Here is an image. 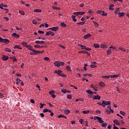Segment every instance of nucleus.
Here are the masks:
<instances>
[{
  "label": "nucleus",
  "instance_id": "nucleus-1",
  "mask_svg": "<svg viewBox=\"0 0 129 129\" xmlns=\"http://www.w3.org/2000/svg\"><path fill=\"white\" fill-rule=\"evenodd\" d=\"M54 65L59 68L60 66H64V65H65V63L62 61H56L54 62Z\"/></svg>",
  "mask_w": 129,
  "mask_h": 129
},
{
  "label": "nucleus",
  "instance_id": "nucleus-2",
  "mask_svg": "<svg viewBox=\"0 0 129 129\" xmlns=\"http://www.w3.org/2000/svg\"><path fill=\"white\" fill-rule=\"evenodd\" d=\"M102 103H103V107H105L106 105H110V101H106L102 100Z\"/></svg>",
  "mask_w": 129,
  "mask_h": 129
},
{
  "label": "nucleus",
  "instance_id": "nucleus-3",
  "mask_svg": "<svg viewBox=\"0 0 129 129\" xmlns=\"http://www.w3.org/2000/svg\"><path fill=\"white\" fill-rule=\"evenodd\" d=\"M62 71L61 70H58L57 74L59 76H62V77H66V75H63L62 73Z\"/></svg>",
  "mask_w": 129,
  "mask_h": 129
},
{
  "label": "nucleus",
  "instance_id": "nucleus-4",
  "mask_svg": "<svg viewBox=\"0 0 129 129\" xmlns=\"http://www.w3.org/2000/svg\"><path fill=\"white\" fill-rule=\"evenodd\" d=\"M33 51H34V53H35V54H34V55H38L39 54H43V53H44V52H45V51H44V50H42V51L33 50Z\"/></svg>",
  "mask_w": 129,
  "mask_h": 129
},
{
  "label": "nucleus",
  "instance_id": "nucleus-5",
  "mask_svg": "<svg viewBox=\"0 0 129 129\" xmlns=\"http://www.w3.org/2000/svg\"><path fill=\"white\" fill-rule=\"evenodd\" d=\"M85 14V12H74V15L75 16H78L79 15H81V16H83Z\"/></svg>",
  "mask_w": 129,
  "mask_h": 129
},
{
  "label": "nucleus",
  "instance_id": "nucleus-6",
  "mask_svg": "<svg viewBox=\"0 0 129 129\" xmlns=\"http://www.w3.org/2000/svg\"><path fill=\"white\" fill-rule=\"evenodd\" d=\"M35 44H40V45H43L44 43H45V41H40V40H37L35 41Z\"/></svg>",
  "mask_w": 129,
  "mask_h": 129
},
{
  "label": "nucleus",
  "instance_id": "nucleus-7",
  "mask_svg": "<svg viewBox=\"0 0 129 129\" xmlns=\"http://www.w3.org/2000/svg\"><path fill=\"white\" fill-rule=\"evenodd\" d=\"M2 59L3 61H7V60H9V56L7 55H3Z\"/></svg>",
  "mask_w": 129,
  "mask_h": 129
},
{
  "label": "nucleus",
  "instance_id": "nucleus-8",
  "mask_svg": "<svg viewBox=\"0 0 129 129\" xmlns=\"http://www.w3.org/2000/svg\"><path fill=\"white\" fill-rule=\"evenodd\" d=\"M61 92H62V93H67V92L68 93H70V91L68 90H67V89H62Z\"/></svg>",
  "mask_w": 129,
  "mask_h": 129
},
{
  "label": "nucleus",
  "instance_id": "nucleus-9",
  "mask_svg": "<svg viewBox=\"0 0 129 129\" xmlns=\"http://www.w3.org/2000/svg\"><path fill=\"white\" fill-rule=\"evenodd\" d=\"M59 30L58 27H51V31H53L54 32H56V31H58Z\"/></svg>",
  "mask_w": 129,
  "mask_h": 129
},
{
  "label": "nucleus",
  "instance_id": "nucleus-10",
  "mask_svg": "<svg viewBox=\"0 0 129 129\" xmlns=\"http://www.w3.org/2000/svg\"><path fill=\"white\" fill-rule=\"evenodd\" d=\"M124 15H125V13L123 12H119L118 13V16L119 17H124Z\"/></svg>",
  "mask_w": 129,
  "mask_h": 129
},
{
  "label": "nucleus",
  "instance_id": "nucleus-11",
  "mask_svg": "<svg viewBox=\"0 0 129 129\" xmlns=\"http://www.w3.org/2000/svg\"><path fill=\"white\" fill-rule=\"evenodd\" d=\"M86 92H87V93H88V94H90L91 95H92L93 94V93H94V92H92V91H91V90H87Z\"/></svg>",
  "mask_w": 129,
  "mask_h": 129
},
{
  "label": "nucleus",
  "instance_id": "nucleus-12",
  "mask_svg": "<svg viewBox=\"0 0 129 129\" xmlns=\"http://www.w3.org/2000/svg\"><path fill=\"white\" fill-rule=\"evenodd\" d=\"M113 121L114 123H115V124H116V125H120V123H119V122H118V120L115 119Z\"/></svg>",
  "mask_w": 129,
  "mask_h": 129
},
{
  "label": "nucleus",
  "instance_id": "nucleus-13",
  "mask_svg": "<svg viewBox=\"0 0 129 129\" xmlns=\"http://www.w3.org/2000/svg\"><path fill=\"white\" fill-rule=\"evenodd\" d=\"M22 45L23 46H24V47H26V48H27L28 47V42H25V41H23L22 43H21Z\"/></svg>",
  "mask_w": 129,
  "mask_h": 129
},
{
  "label": "nucleus",
  "instance_id": "nucleus-14",
  "mask_svg": "<svg viewBox=\"0 0 129 129\" xmlns=\"http://www.w3.org/2000/svg\"><path fill=\"white\" fill-rule=\"evenodd\" d=\"M114 7V5L113 4H110L109 7V10L110 11H113L114 10V8H112Z\"/></svg>",
  "mask_w": 129,
  "mask_h": 129
},
{
  "label": "nucleus",
  "instance_id": "nucleus-15",
  "mask_svg": "<svg viewBox=\"0 0 129 129\" xmlns=\"http://www.w3.org/2000/svg\"><path fill=\"white\" fill-rule=\"evenodd\" d=\"M91 87L92 88H93L94 89L95 91H98V89L97 88V87L94 86V85H93V84L91 85Z\"/></svg>",
  "mask_w": 129,
  "mask_h": 129
},
{
  "label": "nucleus",
  "instance_id": "nucleus-16",
  "mask_svg": "<svg viewBox=\"0 0 129 129\" xmlns=\"http://www.w3.org/2000/svg\"><path fill=\"white\" fill-rule=\"evenodd\" d=\"M99 85L101 87H104L105 86V83L103 82H99Z\"/></svg>",
  "mask_w": 129,
  "mask_h": 129
},
{
  "label": "nucleus",
  "instance_id": "nucleus-17",
  "mask_svg": "<svg viewBox=\"0 0 129 129\" xmlns=\"http://www.w3.org/2000/svg\"><path fill=\"white\" fill-rule=\"evenodd\" d=\"M90 37H91V35H90V34L88 33L84 36V39H88V38H90Z\"/></svg>",
  "mask_w": 129,
  "mask_h": 129
},
{
  "label": "nucleus",
  "instance_id": "nucleus-18",
  "mask_svg": "<svg viewBox=\"0 0 129 129\" xmlns=\"http://www.w3.org/2000/svg\"><path fill=\"white\" fill-rule=\"evenodd\" d=\"M101 97L99 95L95 96L93 97V99H98V100H100Z\"/></svg>",
  "mask_w": 129,
  "mask_h": 129
},
{
  "label": "nucleus",
  "instance_id": "nucleus-19",
  "mask_svg": "<svg viewBox=\"0 0 129 129\" xmlns=\"http://www.w3.org/2000/svg\"><path fill=\"white\" fill-rule=\"evenodd\" d=\"M111 78H115L119 77V75L117 74V75H110Z\"/></svg>",
  "mask_w": 129,
  "mask_h": 129
},
{
  "label": "nucleus",
  "instance_id": "nucleus-20",
  "mask_svg": "<svg viewBox=\"0 0 129 129\" xmlns=\"http://www.w3.org/2000/svg\"><path fill=\"white\" fill-rule=\"evenodd\" d=\"M98 120L100 123H103V122H104V121H103L102 120V118L100 117H99V119H98Z\"/></svg>",
  "mask_w": 129,
  "mask_h": 129
},
{
  "label": "nucleus",
  "instance_id": "nucleus-21",
  "mask_svg": "<svg viewBox=\"0 0 129 129\" xmlns=\"http://www.w3.org/2000/svg\"><path fill=\"white\" fill-rule=\"evenodd\" d=\"M102 78L105 79H109L110 78V75L102 76Z\"/></svg>",
  "mask_w": 129,
  "mask_h": 129
},
{
  "label": "nucleus",
  "instance_id": "nucleus-22",
  "mask_svg": "<svg viewBox=\"0 0 129 129\" xmlns=\"http://www.w3.org/2000/svg\"><path fill=\"white\" fill-rule=\"evenodd\" d=\"M12 36L15 37V38H20V35H19V34H17L16 33H13Z\"/></svg>",
  "mask_w": 129,
  "mask_h": 129
},
{
  "label": "nucleus",
  "instance_id": "nucleus-23",
  "mask_svg": "<svg viewBox=\"0 0 129 129\" xmlns=\"http://www.w3.org/2000/svg\"><path fill=\"white\" fill-rule=\"evenodd\" d=\"M90 112V111L89 110H87L86 111L84 110L82 111V113L84 114H87V113H89Z\"/></svg>",
  "mask_w": 129,
  "mask_h": 129
},
{
  "label": "nucleus",
  "instance_id": "nucleus-24",
  "mask_svg": "<svg viewBox=\"0 0 129 129\" xmlns=\"http://www.w3.org/2000/svg\"><path fill=\"white\" fill-rule=\"evenodd\" d=\"M34 12V13H42V10L40 9H35Z\"/></svg>",
  "mask_w": 129,
  "mask_h": 129
},
{
  "label": "nucleus",
  "instance_id": "nucleus-25",
  "mask_svg": "<svg viewBox=\"0 0 129 129\" xmlns=\"http://www.w3.org/2000/svg\"><path fill=\"white\" fill-rule=\"evenodd\" d=\"M3 43H5V44H9V43H10V40L8 39H4Z\"/></svg>",
  "mask_w": 129,
  "mask_h": 129
},
{
  "label": "nucleus",
  "instance_id": "nucleus-26",
  "mask_svg": "<svg viewBox=\"0 0 129 129\" xmlns=\"http://www.w3.org/2000/svg\"><path fill=\"white\" fill-rule=\"evenodd\" d=\"M72 18L73 19V20L74 22H77V19H76L75 18H76V16L75 15H72Z\"/></svg>",
  "mask_w": 129,
  "mask_h": 129
},
{
  "label": "nucleus",
  "instance_id": "nucleus-27",
  "mask_svg": "<svg viewBox=\"0 0 129 129\" xmlns=\"http://www.w3.org/2000/svg\"><path fill=\"white\" fill-rule=\"evenodd\" d=\"M27 48L28 49V50H30V51H33V52H34V51H36V50L33 49V48L32 47V46H28Z\"/></svg>",
  "mask_w": 129,
  "mask_h": 129
},
{
  "label": "nucleus",
  "instance_id": "nucleus-28",
  "mask_svg": "<svg viewBox=\"0 0 129 129\" xmlns=\"http://www.w3.org/2000/svg\"><path fill=\"white\" fill-rule=\"evenodd\" d=\"M101 15V16H103L104 17H105V16H107V13H105V11H102Z\"/></svg>",
  "mask_w": 129,
  "mask_h": 129
},
{
  "label": "nucleus",
  "instance_id": "nucleus-29",
  "mask_svg": "<svg viewBox=\"0 0 129 129\" xmlns=\"http://www.w3.org/2000/svg\"><path fill=\"white\" fill-rule=\"evenodd\" d=\"M110 54H111V49H108L107 50V55H110Z\"/></svg>",
  "mask_w": 129,
  "mask_h": 129
},
{
  "label": "nucleus",
  "instance_id": "nucleus-30",
  "mask_svg": "<svg viewBox=\"0 0 129 129\" xmlns=\"http://www.w3.org/2000/svg\"><path fill=\"white\" fill-rule=\"evenodd\" d=\"M14 49H20V50H22V48H21V46L20 45L14 46Z\"/></svg>",
  "mask_w": 129,
  "mask_h": 129
},
{
  "label": "nucleus",
  "instance_id": "nucleus-31",
  "mask_svg": "<svg viewBox=\"0 0 129 129\" xmlns=\"http://www.w3.org/2000/svg\"><path fill=\"white\" fill-rule=\"evenodd\" d=\"M79 47H82V49H86V46L84 45H82L81 44H78Z\"/></svg>",
  "mask_w": 129,
  "mask_h": 129
},
{
  "label": "nucleus",
  "instance_id": "nucleus-32",
  "mask_svg": "<svg viewBox=\"0 0 129 129\" xmlns=\"http://www.w3.org/2000/svg\"><path fill=\"white\" fill-rule=\"evenodd\" d=\"M64 113H66V114H69V113H70V110H69V109H67L64 111Z\"/></svg>",
  "mask_w": 129,
  "mask_h": 129
},
{
  "label": "nucleus",
  "instance_id": "nucleus-33",
  "mask_svg": "<svg viewBox=\"0 0 129 129\" xmlns=\"http://www.w3.org/2000/svg\"><path fill=\"white\" fill-rule=\"evenodd\" d=\"M119 50H120V51H122V52H125V48H123V47H120L119 48Z\"/></svg>",
  "mask_w": 129,
  "mask_h": 129
},
{
  "label": "nucleus",
  "instance_id": "nucleus-34",
  "mask_svg": "<svg viewBox=\"0 0 129 129\" xmlns=\"http://www.w3.org/2000/svg\"><path fill=\"white\" fill-rule=\"evenodd\" d=\"M61 27H62V28H66V24H64V22H62L60 24Z\"/></svg>",
  "mask_w": 129,
  "mask_h": 129
},
{
  "label": "nucleus",
  "instance_id": "nucleus-35",
  "mask_svg": "<svg viewBox=\"0 0 129 129\" xmlns=\"http://www.w3.org/2000/svg\"><path fill=\"white\" fill-rule=\"evenodd\" d=\"M5 51L6 52H12V50H11L9 47H6L5 49Z\"/></svg>",
  "mask_w": 129,
  "mask_h": 129
},
{
  "label": "nucleus",
  "instance_id": "nucleus-36",
  "mask_svg": "<svg viewBox=\"0 0 129 129\" xmlns=\"http://www.w3.org/2000/svg\"><path fill=\"white\" fill-rule=\"evenodd\" d=\"M61 117H63L64 118H67V117H66L63 115L60 114L58 116V118H61Z\"/></svg>",
  "mask_w": 129,
  "mask_h": 129
},
{
  "label": "nucleus",
  "instance_id": "nucleus-37",
  "mask_svg": "<svg viewBox=\"0 0 129 129\" xmlns=\"http://www.w3.org/2000/svg\"><path fill=\"white\" fill-rule=\"evenodd\" d=\"M67 98H68V99H72V95H71V94L68 95Z\"/></svg>",
  "mask_w": 129,
  "mask_h": 129
},
{
  "label": "nucleus",
  "instance_id": "nucleus-38",
  "mask_svg": "<svg viewBox=\"0 0 129 129\" xmlns=\"http://www.w3.org/2000/svg\"><path fill=\"white\" fill-rule=\"evenodd\" d=\"M101 126H102V127H106V126H107V123H103L101 124Z\"/></svg>",
  "mask_w": 129,
  "mask_h": 129
},
{
  "label": "nucleus",
  "instance_id": "nucleus-39",
  "mask_svg": "<svg viewBox=\"0 0 129 129\" xmlns=\"http://www.w3.org/2000/svg\"><path fill=\"white\" fill-rule=\"evenodd\" d=\"M84 24H85V21L80 22L78 23L77 24L83 25H84Z\"/></svg>",
  "mask_w": 129,
  "mask_h": 129
},
{
  "label": "nucleus",
  "instance_id": "nucleus-40",
  "mask_svg": "<svg viewBox=\"0 0 129 129\" xmlns=\"http://www.w3.org/2000/svg\"><path fill=\"white\" fill-rule=\"evenodd\" d=\"M93 23L95 26V27H98V26H99V25L98 24V23H97V22H96L95 21H93Z\"/></svg>",
  "mask_w": 129,
  "mask_h": 129
},
{
  "label": "nucleus",
  "instance_id": "nucleus-41",
  "mask_svg": "<svg viewBox=\"0 0 129 129\" xmlns=\"http://www.w3.org/2000/svg\"><path fill=\"white\" fill-rule=\"evenodd\" d=\"M16 29L17 30V31H23V29L21 27H18V26H16Z\"/></svg>",
  "mask_w": 129,
  "mask_h": 129
},
{
  "label": "nucleus",
  "instance_id": "nucleus-42",
  "mask_svg": "<svg viewBox=\"0 0 129 129\" xmlns=\"http://www.w3.org/2000/svg\"><path fill=\"white\" fill-rule=\"evenodd\" d=\"M49 35L52 36V37H54V36H55V33L51 31H49Z\"/></svg>",
  "mask_w": 129,
  "mask_h": 129
},
{
  "label": "nucleus",
  "instance_id": "nucleus-43",
  "mask_svg": "<svg viewBox=\"0 0 129 129\" xmlns=\"http://www.w3.org/2000/svg\"><path fill=\"white\" fill-rule=\"evenodd\" d=\"M101 48L102 49H105V48H106V45H105V44H102L101 45Z\"/></svg>",
  "mask_w": 129,
  "mask_h": 129
},
{
  "label": "nucleus",
  "instance_id": "nucleus-44",
  "mask_svg": "<svg viewBox=\"0 0 129 129\" xmlns=\"http://www.w3.org/2000/svg\"><path fill=\"white\" fill-rule=\"evenodd\" d=\"M94 48H99V45L97 43L94 44Z\"/></svg>",
  "mask_w": 129,
  "mask_h": 129
},
{
  "label": "nucleus",
  "instance_id": "nucleus-45",
  "mask_svg": "<svg viewBox=\"0 0 129 129\" xmlns=\"http://www.w3.org/2000/svg\"><path fill=\"white\" fill-rule=\"evenodd\" d=\"M19 13L20 15H22V16H25V12L20 10Z\"/></svg>",
  "mask_w": 129,
  "mask_h": 129
},
{
  "label": "nucleus",
  "instance_id": "nucleus-46",
  "mask_svg": "<svg viewBox=\"0 0 129 129\" xmlns=\"http://www.w3.org/2000/svg\"><path fill=\"white\" fill-rule=\"evenodd\" d=\"M66 69H67V70H68V71H71V67H70V66H68L66 67Z\"/></svg>",
  "mask_w": 129,
  "mask_h": 129
},
{
  "label": "nucleus",
  "instance_id": "nucleus-47",
  "mask_svg": "<svg viewBox=\"0 0 129 129\" xmlns=\"http://www.w3.org/2000/svg\"><path fill=\"white\" fill-rule=\"evenodd\" d=\"M119 113H120V114H121L122 115H123V116H124L125 114V113L124 111H121V110H120L119 111Z\"/></svg>",
  "mask_w": 129,
  "mask_h": 129
},
{
  "label": "nucleus",
  "instance_id": "nucleus-48",
  "mask_svg": "<svg viewBox=\"0 0 129 129\" xmlns=\"http://www.w3.org/2000/svg\"><path fill=\"white\" fill-rule=\"evenodd\" d=\"M52 9H53V10H60V8H58L56 6H52Z\"/></svg>",
  "mask_w": 129,
  "mask_h": 129
},
{
  "label": "nucleus",
  "instance_id": "nucleus-49",
  "mask_svg": "<svg viewBox=\"0 0 129 129\" xmlns=\"http://www.w3.org/2000/svg\"><path fill=\"white\" fill-rule=\"evenodd\" d=\"M54 93H55V91H54L53 90H51V91L49 92V94L50 95H52V94H54Z\"/></svg>",
  "mask_w": 129,
  "mask_h": 129
},
{
  "label": "nucleus",
  "instance_id": "nucleus-50",
  "mask_svg": "<svg viewBox=\"0 0 129 129\" xmlns=\"http://www.w3.org/2000/svg\"><path fill=\"white\" fill-rule=\"evenodd\" d=\"M79 53H82V54H87V51H80Z\"/></svg>",
  "mask_w": 129,
  "mask_h": 129
},
{
  "label": "nucleus",
  "instance_id": "nucleus-51",
  "mask_svg": "<svg viewBox=\"0 0 129 129\" xmlns=\"http://www.w3.org/2000/svg\"><path fill=\"white\" fill-rule=\"evenodd\" d=\"M97 104H98V105H101V106H102L103 107V104L102 103L97 102Z\"/></svg>",
  "mask_w": 129,
  "mask_h": 129
},
{
  "label": "nucleus",
  "instance_id": "nucleus-52",
  "mask_svg": "<svg viewBox=\"0 0 129 129\" xmlns=\"http://www.w3.org/2000/svg\"><path fill=\"white\" fill-rule=\"evenodd\" d=\"M109 49H113V50H116V47L113 46H112L111 45L109 47Z\"/></svg>",
  "mask_w": 129,
  "mask_h": 129
},
{
  "label": "nucleus",
  "instance_id": "nucleus-53",
  "mask_svg": "<svg viewBox=\"0 0 129 129\" xmlns=\"http://www.w3.org/2000/svg\"><path fill=\"white\" fill-rule=\"evenodd\" d=\"M5 39L3 38V37H0V43H4Z\"/></svg>",
  "mask_w": 129,
  "mask_h": 129
},
{
  "label": "nucleus",
  "instance_id": "nucleus-54",
  "mask_svg": "<svg viewBox=\"0 0 129 129\" xmlns=\"http://www.w3.org/2000/svg\"><path fill=\"white\" fill-rule=\"evenodd\" d=\"M90 67L91 68H96V67H97V66H95V64H91Z\"/></svg>",
  "mask_w": 129,
  "mask_h": 129
},
{
  "label": "nucleus",
  "instance_id": "nucleus-55",
  "mask_svg": "<svg viewBox=\"0 0 129 129\" xmlns=\"http://www.w3.org/2000/svg\"><path fill=\"white\" fill-rule=\"evenodd\" d=\"M4 97H5V95L3 93L0 92V98H3Z\"/></svg>",
  "mask_w": 129,
  "mask_h": 129
},
{
  "label": "nucleus",
  "instance_id": "nucleus-56",
  "mask_svg": "<svg viewBox=\"0 0 129 129\" xmlns=\"http://www.w3.org/2000/svg\"><path fill=\"white\" fill-rule=\"evenodd\" d=\"M38 34H44V31H41V30H38Z\"/></svg>",
  "mask_w": 129,
  "mask_h": 129
},
{
  "label": "nucleus",
  "instance_id": "nucleus-57",
  "mask_svg": "<svg viewBox=\"0 0 129 129\" xmlns=\"http://www.w3.org/2000/svg\"><path fill=\"white\" fill-rule=\"evenodd\" d=\"M32 23H33L34 25H37V21H36V20H32Z\"/></svg>",
  "mask_w": 129,
  "mask_h": 129
},
{
  "label": "nucleus",
  "instance_id": "nucleus-58",
  "mask_svg": "<svg viewBox=\"0 0 129 129\" xmlns=\"http://www.w3.org/2000/svg\"><path fill=\"white\" fill-rule=\"evenodd\" d=\"M44 60L45 61H50V58L48 57H44Z\"/></svg>",
  "mask_w": 129,
  "mask_h": 129
},
{
  "label": "nucleus",
  "instance_id": "nucleus-59",
  "mask_svg": "<svg viewBox=\"0 0 129 129\" xmlns=\"http://www.w3.org/2000/svg\"><path fill=\"white\" fill-rule=\"evenodd\" d=\"M43 112H48V111H49V109L47 108H45L43 110Z\"/></svg>",
  "mask_w": 129,
  "mask_h": 129
},
{
  "label": "nucleus",
  "instance_id": "nucleus-60",
  "mask_svg": "<svg viewBox=\"0 0 129 129\" xmlns=\"http://www.w3.org/2000/svg\"><path fill=\"white\" fill-rule=\"evenodd\" d=\"M96 113H98L99 114H100V113H101V111L99 110H96Z\"/></svg>",
  "mask_w": 129,
  "mask_h": 129
},
{
  "label": "nucleus",
  "instance_id": "nucleus-61",
  "mask_svg": "<svg viewBox=\"0 0 129 129\" xmlns=\"http://www.w3.org/2000/svg\"><path fill=\"white\" fill-rule=\"evenodd\" d=\"M101 13H102V11H101L98 10L97 11V14H98L99 15H101Z\"/></svg>",
  "mask_w": 129,
  "mask_h": 129
},
{
  "label": "nucleus",
  "instance_id": "nucleus-62",
  "mask_svg": "<svg viewBox=\"0 0 129 129\" xmlns=\"http://www.w3.org/2000/svg\"><path fill=\"white\" fill-rule=\"evenodd\" d=\"M40 108H43L44 107V105H45V104H43L42 103H40Z\"/></svg>",
  "mask_w": 129,
  "mask_h": 129
},
{
  "label": "nucleus",
  "instance_id": "nucleus-63",
  "mask_svg": "<svg viewBox=\"0 0 129 129\" xmlns=\"http://www.w3.org/2000/svg\"><path fill=\"white\" fill-rule=\"evenodd\" d=\"M99 118V116H96L94 117V120H96V119H98Z\"/></svg>",
  "mask_w": 129,
  "mask_h": 129
},
{
  "label": "nucleus",
  "instance_id": "nucleus-64",
  "mask_svg": "<svg viewBox=\"0 0 129 129\" xmlns=\"http://www.w3.org/2000/svg\"><path fill=\"white\" fill-rule=\"evenodd\" d=\"M12 59H13L14 62H15V61H17V58H16L15 56H13V57H12Z\"/></svg>",
  "mask_w": 129,
  "mask_h": 129
}]
</instances>
